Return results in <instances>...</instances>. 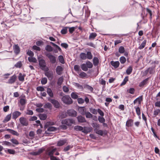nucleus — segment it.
Wrapping results in <instances>:
<instances>
[{
    "mask_svg": "<svg viewBox=\"0 0 160 160\" xmlns=\"http://www.w3.org/2000/svg\"><path fill=\"white\" fill-rule=\"evenodd\" d=\"M42 56H41L38 57L40 68L44 71H48L49 69L46 66V62L42 58Z\"/></svg>",
    "mask_w": 160,
    "mask_h": 160,
    "instance_id": "f257e3e1",
    "label": "nucleus"
},
{
    "mask_svg": "<svg viewBox=\"0 0 160 160\" xmlns=\"http://www.w3.org/2000/svg\"><path fill=\"white\" fill-rule=\"evenodd\" d=\"M75 121L72 118H68L63 119L61 123L62 124H65L67 126H70L73 124H75Z\"/></svg>",
    "mask_w": 160,
    "mask_h": 160,
    "instance_id": "f03ea898",
    "label": "nucleus"
},
{
    "mask_svg": "<svg viewBox=\"0 0 160 160\" xmlns=\"http://www.w3.org/2000/svg\"><path fill=\"white\" fill-rule=\"evenodd\" d=\"M61 99L63 103L66 104H71L72 102V100L68 95H65L63 96Z\"/></svg>",
    "mask_w": 160,
    "mask_h": 160,
    "instance_id": "7ed1b4c3",
    "label": "nucleus"
},
{
    "mask_svg": "<svg viewBox=\"0 0 160 160\" xmlns=\"http://www.w3.org/2000/svg\"><path fill=\"white\" fill-rule=\"evenodd\" d=\"M48 100L54 105L55 108H58L60 106V103L57 100L51 99L50 98H48Z\"/></svg>",
    "mask_w": 160,
    "mask_h": 160,
    "instance_id": "20e7f679",
    "label": "nucleus"
},
{
    "mask_svg": "<svg viewBox=\"0 0 160 160\" xmlns=\"http://www.w3.org/2000/svg\"><path fill=\"white\" fill-rule=\"evenodd\" d=\"M46 55L49 59L50 61L52 64L55 63L56 62V58L54 55L50 53H48L46 54Z\"/></svg>",
    "mask_w": 160,
    "mask_h": 160,
    "instance_id": "39448f33",
    "label": "nucleus"
},
{
    "mask_svg": "<svg viewBox=\"0 0 160 160\" xmlns=\"http://www.w3.org/2000/svg\"><path fill=\"white\" fill-rule=\"evenodd\" d=\"M19 122L22 126H27L28 124V120L25 117H21L19 118Z\"/></svg>",
    "mask_w": 160,
    "mask_h": 160,
    "instance_id": "423d86ee",
    "label": "nucleus"
},
{
    "mask_svg": "<svg viewBox=\"0 0 160 160\" xmlns=\"http://www.w3.org/2000/svg\"><path fill=\"white\" fill-rule=\"evenodd\" d=\"M45 75L50 80H52L53 77V72L52 71H45Z\"/></svg>",
    "mask_w": 160,
    "mask_h": 160,
    "instance_id": "0eeeda50",
    "label": "nucleus"
},
{
    "mask_svg": "<svg viewBox=\"0 0 160 160\" xmlns=\"http://www.w3.org/2000/svg\"><path fill=\"white\" fill-rule=\"evenodd\" d=\"M94 131L96 133L101 136H102L103 134L106 135L107 134V131L106 130L102 131L101 130H99L98 129H95L94 130Z\"/></svg>",
    "mask_w": 160,
    "mask_h": 160,
    "instance_id": "6e6552de",
    "label": "nucleus"
},
{
    "mask_svg": "<svg viewBox=\"0 0 160 160\" xmlns=\"http://www.w3.org/2000/svg\"><path fill=\"white\" fill-rule=\"evenodd\" d=\"M17 76L15 74H14L10 77L7 83L10 84H12L15 82Z\"/></svg>",
    "mask_w": 160,
    "mask_h": 160,
    "instance_id": "1a4fd4ad",
    "label": "nucleus"
},
{
    "mask_svg": "<svg viewBox=\"0 0 160 160\" xmlns=\"http://www.w3.org/2000/svg\"><path fill=\"white\" fill-rule=\"evenodd\" d=\"M19 102L21 105L23 106L26 103L27 100L26 99V97L25 95L21 97L20 99Z\"/></svg>",
    "mask_w": 160,
    "mask_h": 160,
    "instance_id": "9d476101",
    "label": "nucleus"
},
{
    "mask_svg": "<svg viewBox=\"0 0 160 160\" xmlns=\"http://www.w3.org/2000/svg\"><path fill=\"white\" fill-rule=\"evenodd\" d=\"M67 113L69 116L72 117H76L77 115V112L73 110H69L67 111Z\"/></svg>",
    "mask_w": 160,
    "mask_h": 160,
    "instance_id": "9b49d317",
    "label": "nucleus"
},
{
    "mask_svg": "<svg viewBox=\"0 0 160 160\" xmlns=\"http://www.w3.org/2000/svg\"><path fill=\"white\" fill-rule=\"evenodd\" d=\"M21 113L18 111L14 112L12 113V119L16 120L19 116H20Z\"/></svg>",
    "mask_w": 160,
    "mask_h": 160,
    "instance_id": "f8f14e48",
    "label": "nucleus"
},
{
    "mask_svg": "<svg viewBox=\"0 0 160 160\" xmlns=\"http://www.w3.org/2000/svg\"><path fill=\"white\" fill-rule=\"evenodd\" d=\"M57 150L56 148H54L52 149H49L47 150V154L51 157V156H53V153Z\"/></svg>",
    "mask_w": 160,
    "mask_h": 160,
    "instance_id": "ddd939ff",
    "label": "nucleus"
},
{
    "mask_svg": "<svg viewBox=\"0 0 160 160\" xmlns=\"http://www.w3.org/2000/svg\"><path fill=\"white\" fill-rule=\"evenodd\" d=\"M79 112L82 115H85L86 112V108L84 107H80L78 108Z\"/></svg>",
    "mask_w": 160,
    "mask_h": 160,
    "instance_id": "4468645a",
    "label": "nucleus"
},
{
    "mask_svg": "<svg viewBox=\"0 0 160 160\" xmlns=\"http://www.w3.org/2000/svg\"><path fill=\"white\" fill-rule=\"evenodd\" d=\"M63 70V68L60 66H58L56 68V72L58 75H61Z\"/></svg>",
    "mask_w": 160,
    "mask_h": 160,
    "instance_id": "2eb2a0df",
    "label": "nucleus"
},
{
    "mask_svg": "<svg viewBox=\"0 0 160 160\" xmlns=\"http://www.w3.org/2000/svg\"><path fill=\"white\" fill-rule=\"evenodd\" d=\"M13 50L15 53L16 55L18 54L20 52V48L17 45H15L13 46Z\"/></svg>",
    "mask_w": 160,
    "mask_h": 160,
    "instance_id": "dca6fc26",
    "label": "nucleus"
},
{
    "mask_svg": "<svg viewBox=\"0 0 160 160\" xmlns=\"http://www.w3.org/2000/svg\"><path fill=\"white\" fill-rule=\"evenodd\" d=\"M110 64L115 68H116L119 66L120 63L118 61H112L110 62Z\"/></svg>",
    "mask_w": 160,
    "mask_h": 160,
    "instance_id": "f3484780",
    "label": "nucleus"
},
{
    "mask_svg": "<svg viewBox=\"0 0 160 160\" xmlns=\"http://www.w3.org/2000/svg\"><path fill=\"white\" fill-rule=\"evenodd\" d=\"M133 120L132 119H128L126 123V126L128 127H132L133 125Z\"/></svg>",
    "mask_w": 160,
    "mask_h": 160,
    "instance_id": "a211bd4d",
    "label": "nucleus"
},
{
    "mask_svg": "<svg viewBox=\"0 0 160 160\" xmlns=\"http://www.w3.org/2000/svg\"><path fill=\"white\" fill-rule=\"evenodd\" d=\"M77 119L78 122L82 123L86 122L85 118L81 116H79L77 117Z\"/></svg>",
    "mask_w": 160,
    "mask_h": 160,
    "instance_id": "6ab92c4d",
    "label": "nucleus"
},
{
    "mask_svg": "<svg viewBox=\"0 0 160 160\" xmlns=\"http://www.w3.org/2000/svg\"><path fill=\"white\" fill-rule=\"evenodd\" d=\"M142 101V96H140L136 99L133 101V103L135 104L137 102H138L139 105H141V102Z\"/></svg>",
    "mask_w": 160,
    "mask_h": 160,
    "instance_id": "aec40b11",
    "label": "nucleus"
},
{
    "mask_svg": "<svg viewBox=\"0 0 160 160\" xmlns=\"http://www.w3.org/2000/svg\"><path fill=\"white\" fill-rule=\"evenodd\" d=\"M67 142V140L63 139L60 140L58 141L57 143V146H61L65 144Z\"/></svg>",
    "mask_w": 160,
    "mask_h": 160,
    "instance_id": "412c9836",
    "label": "nucleus"
},
{
    "mask_svg": "<svg viewBox=\"0 0 160 160\" xmlns=\"http://www.w3.org/2000/svg\"><path fill=\"white\" fill-rule=\"evenodd\" d=\"M26 75L25 74H22L21 73H19L18 77V78L20 81L23 82L24 80V78Z\"/></svg>",
    "mask_w": 160,
    "mask_h": 160,
    "instance_id": "4be33fe9",
    "label": "nucleus"
},
{
    "mask_svg": "<svg viewBox=\"0 0 160 160\" xmlns=\"http://www.w3.org/2000/svg\"><path fill=\"white\" fill-rule=\"evenodd\" d=\"M91 129V128L85 127L84 128H83V130L82 131V132L85 133H87L88 132H90Z\"/></svg>",
    "mask_w": 160,
    "mask_h": 160,
    "instance_id": "5701e85b",
    "label": "nucleus"
},
{
    "mask_svg": "<svg viewBox=\"0 0 160 160\" xmlns=\"http://www.w3.org/2000/svg\"><path fill=\"white\" fill-rule=\"evenodd\" d=\"M99 59L98 58L96 57H94L93 59V65L95 66L98 65L99 63Z\"/></svg>",
    "mask_w": 160,
    "mask_h": 160,
    "instance_id": "b1692460",
    "label": "nucleus"
},
{
    "mask_svg": "<svg viewBox=\"0 0 160 160\" xmlns=\"http://www.w3.org/2000/svg\"><path fill=\"white\" fill-rule=\"evenodd\" d=\"M147 42L146 40H144L141 44V45L138 47V48L139 49H142L146 45Z\"/></svg>",
    "mask_w": 160,
    "mask_h": 160,
    "instance_id": "393cba45",
    "label": "nucleus"
},
{
    "mask_svg": "<svg viewBox=\"0 0 160 160\" xmlns=\"http://www.w3.org/2000/svg\"><path fill=\"white\" fill-rule=\"evenodd\" d=\"M47 92L48 94L51 98H53V94L52 90L50 88H48L47 89Z\"/></svg>",
    "mask_w": 160,
    "mask_h": 160,
    "instance_id": "a878e982",
    "label": "nucleus"
},
{
    "mask_svg": "<svg viewBox=\"0 0 160 160\" xmlns=\"http://www.w3.org/2000/svg\"><path fill=\"white\" fill-rule=\"evenodd\" d=\"M28 60L30 62L36 63L37 62V60L35 58L32 57H29L28 58Z\"/></svg>",
    "mask_w": 160,
    "mask_h": 160,
    "instance_id": "bb28decb",
    "label": "nucleus"
},
{
    "mask_svg": "<svg viewBox=\"0 0 160 160\" xmlns=\"http://www.w3.org/2000/svg\"><path fill=\"white\" fill-rule=\"evenodd\" d=\"M7 131H9L13 135H15L17 136H18L19 135V133L16 131L9 129H7Z\"/></svg>",
    "mask_w": 160,
    "mask_h": 160,
    "instance_id": "cd10ccee",
    "label": "nucleus"
},
{
    "mask_svg": "<svg viewBox=\"0 0 160 160\" xmlns=\"http://www.w3.org/2000/svg\"><path fill=\"white\" fill-rule=\"evenodd\" d=\"M81 67L82 69L84 71H87L88 70V68H87L86 64H82L81 65Z\"/></svg>",
    "mask_w": 160,
    "mask_h": 160,
    "instance_id": "c85d7f7f",
    "label": "nucleus"
},
{
    "mask_svg": "<svg viewBox=\"0 0 160 160\" xmlns=\"http://www.w3.org/2000/svg\"><path fill=\"white\" fill-rule=\"evenodd\" d=\"M97 36V34L96 33L92 32L90 33L89 36V39H94Z\"/></svg>",
    "mask_w": 160,
    "mask_h": 160,
    "instance_id": "c756f323",
    "label": "nucleus"
},
{
    "mask_svg": "<svg viewBox=\"0 0 160 160\" xmlns=\"http://www.w3.org/2000/svg\"><path fill=\"white\" fill-rule=\"evenodd\" d=\"M39 117L41 120H45L47 117V116L45 114H40L39 115Z\"/></svg>",
    "mask_w": 160,
    "mask_h": 160,
    "instance_id": "7c9ffc66",
    "label": "nucleus"
},
{
    "mask_svg": "<svg viewBox=\"0 0 160 160\" xmlns=\"http://www.w3.org/2000/svg\"><path fill=\"white\" fill-rule=\"evenodd\" d=\"M83 128L80 126H76L74 127V130L77 131H82Z\"/></svg>",
    "mask_w": 160,
    "mask_h": 160,
    "instance_id": "2f4dec72",
    "label": "nucleus"
},
{
    "mask_svg": "<svg viewBox=\"0 0 160 160\" xmlns=\"http://www.w3.org/2000/svg\"><path fill=\"white\" fill-rule=\"evenodd\" d=\"M132 71V68L131 66L129 67L126 70V73L128 75H130Z\"/></svg>",
    "mask_w": 160,
    "mask_h": 160,
    "instance_id": "473e14b6",
    "label": "nucleus"
},
{
    "mask_svg": "<svg viewBox=\"0 0 160 160\" xmlns=\"http://www.w3.org/2000/svg\"><path fill=\"white\" fill-rule=\"evenodd\" d=\"M73 84L77 88H78L82 90L83 89V87L82 85L79 84V83L73 82Z\"/></svg>",
    "mask_w": 160,
    "mask_h": 160,
    "instance_id": "72a5a7b5",
    "label": "nucleus"
},
{
    "mask_svg": "<svg viewBox=\"0 0 160 160\" xmlns=\"http://www.w3.org/2000/svg\"><path fill=\"white\" fill-rule=\"evenodd\" d=\"M87 58L90 60L92 58V55L90 52H88L86 54Z\"/></svg>",
    "mask_w": 160,
    "mask_h": 160,
    "instance_id": "f704fd0d",
    "label": "nucleus"
},
{
    "mask_svg": "<svg viewBox=\"0 0 160 160\" xmlns=\"http://www.w3.org/2000/svg\"><path fill=\"white\" fill-rule=\"evenodd\" d=\"M68 27H64L61 30V33L63 34H66L68 31Z\"/></svg>",
    "mask_w": 160,
    "mask_h": 160,
    "instance_id": "c9c22d12",
    "label": "nucleus"
},
{
    "mask_svg": "<svg viewBox=\"0 0 160 160\" xmlns=\"http://www.w3.org/2000/svg\"><path fill=\"white\" fill-rule=\"evenodd\" d=\"M22 65V62L21 61H18L14 65V67L16 68H21Z\"/></svg>",
    "mask_w": 160,
    "mask_h": 160,
    "instance_id": "e433bc0d",
    "label": "nucleus"
},
{
    "mask_svg": "<svg viewBox=\"0 0 160 160\" xmlns=\"http://www.w3.org/2000/svg\"><path fill=\"white\" fill-rule=\"evenodd\" d=\"M80 57L82 60H86L87 59L86 54L84 52H82L80 55Z\"/></svg>",
    "mask_w": 160,
    "mask_h": 160,
    "instance_id": "4c0bfd02",
    "label": "nucleus"
},
{
    "mask_svg": "<svg viewBox=\"0 0 160 160\" xmlns=\"http://www.w3.org/2000/svg\"><path fill=\"white\" fill-rule=\"evenodd\" d=\"M148 80V78H147L144 80L143 81L141 82L139 84V86L140 87H142L145 85L147 81Z\"/></svg>",
    "mask_w": 160,
    "mask_h": 160,
    "instance_id": "58836bf2",
    "label": "nucleus"
},
{
    "mask_svg": "<svg viewBox=\"0 0 160 160\" xmlns=\"http://www.w3.org/2000/svg\"><path fill=\"white\" fill-rule=\"evenodd\" d=\"M11 114L8 115L4 119L3 122H6L9 121L11 118Z\"/></svg>",
    "mask_w": 160,
    "mask_h": 160,
    "instance_id": "ea45409f",
    "label": "nucleus"
},
{
    "mask_svg": "<svg viewBox=\"0 0 160 160\" xmlns=\"http://www.w3.org/2000/svg\"><path fill=\"white\" fill-rule=\"evenodd\" d=\"M92 126L94 128V130H95V129H98L100 127L99 124L96 122L92 123Z\"/></svg>",
    "mask_w": 160,
    "mask_h": 160,
    "instance_id": "a19ab883",
    "label": "nucleus"
},
{
    "mask_svg": "<svg viewBox=\"0 0 160 160\" xmlns=\"http://www.w3.org/2000/svg\"><path fill=\"white\" fill-rule=\"evenodd\" d=\"M45 48L47 51L49 52H51L53 50L52 48L49 45H47Z\"/></svg>",
    "mask_w": 160,
    "mask_h": 160,
    "instance_id": "79ce46f5",
    "label": "nucleus"
},
{
    "mask_svg": "<svg viewBox=\"0 0 160 160\" xmlns=\"http://www.w3.org/2000/svg\"><path fill=\"white\" fill-rule=\"evenodd\" d=\"M127 91L129 93L132 94H133L134 93L135 89L133 88H130L129 89H128Z\"/></svg>",
    "mask_w": 160,
    "mask_h": 160,
    "instance_id": "37998d69",
    "label": "nucleus"
},
{
    "mask_svg": "<svg viewBox=\"0 0 160 160\" xmlns=\"http://www.w3.org/2000/svg\"><path fill=\"white\" fill-rule=\"evenodd\" d=\"M120 61L121 63H124L126 61V58L124 56H122L120 58Z\"/></svg>",
    "mask_w": 160,
    "mask_h": 160,
    "instance_id": "c03bdc74",
    "label": "nucleus"
},
{
    "mask_svg": "<svg viewBox=\"0 0 160 160\" xmlns=\"http://www.w3.org/2000/svg\"><path fill=\"white\" fill-rule=\"evenodd\" d=\"M125 51V48L123 46H120L118 48V52L120 53H123Z\"/></svg>",
    "mask_w": 160,
    "mask_h": 160,
    "instance_id": "a18cd8bd",
    "label": "nucleus"
},
{
    "mask_svg": "<svg viewBox=\"0 0 160 160\" xmlns=\"http://www.w3.org/2000/svg\"><path fill=\"white\" fill-rule=\"evenodd\" d=\"M74 68L75 71L77 72L81 71L80 67L78 65H75L74 67Z\"/></svg>",
    "mask_w": 160,
    "mask_h": 160,
    "instance_id": "49530a36",
    "label": "nucleus"
},
{
    "mask_svg": "<svg viewBox=\"0 0 160 160\" xmlns=\"http://www.w3.org/2000/svg\"><path fill=\"white\" fill-rule=\"evenodd\" d=\"M86 64L87 65L88 68H92L93 67L92 64L89 61H88L86 62Z\"/></svg>",
    "mask_w": 160,
    "mask_h": 160,
    "instance_id": "de8ad7c7",
    "label": "nucleus"
},
{
    "mask_svg": "<svg viewBox=\"0 0 160 160\" xmlns=\"http://www.w3.org/2000/svg\"><path fill=\"white\" fill-rule=\"evenodd\" d=\"M134 108L136 109V111L137 114L138 116H140L141 114V112L140 108L139 107H136L135 106L134 107Z\"/></svg>",
    "mask_w": 160,
    "mask_h": 160,
    "instance_id": "09e8293b",
    "label": "nucleus"
},
{
    "mask_svg": "<svg viewBox=\"0 0 160 160\" xmlns=\"http://www.w3.org/2000/svg\"><path fill=\"white\" fill-rule=\"evenodd\" d=\"M85 115L87 118H91L92 117V115L89 112H86Z\"/></svg>",
    "mask_w": 160,
    "mask_h": 160,
    "instance_id": "8fccbe9b",
    "label": "nucleus"
},
{
    "mask_svg": "<svg viewBox=\"0 0 160 160\" xmlns=\"http://www.w3.org/2000/svg\"><path fill=\"white\" fill-rule=\"evenodd\" d=\"M58 60L59 62L62 63L63 64L64 63V61L63 57L62 55H60L58 56Z\"/></svg>",
    "mask_w": 160,
    "mask_h": 160,
    "instance_id": "3c124183",
    "label": "nucleus"
},
{
    "mask_svg": "<svg viewBox=\"0 0 160 160\" xmlns=\"http://www.w3.org/2000/svg\"><path fill=\"white\" fill-rule=\"evenodd\" d=\"M90 111L92 113L94 114H97V110L95 109L91 108H90Z\"/></svg>",
    "mask_w": 160,
    "mask_h": 160,
    "instance_id": "603ef678",
    "label": "nucleus"
},
{
    "mask_svg": "<svg viewBox=\"0 0 160 160\" xmlns=\"http://www.w3.org/2000/svg\"><path fill=\"white\" fill-rule=\"evenodd\" d=\"M71 97L72 98L76 99L78 98V96L76 93L73 92L71 94Z\"/></svg>",
    "mask_w": 160,
    "mask_h": 160,
    "instance_id": "864d4df0",
    "label": "nucleus"
},
{
    "mask_svg": "<svg viewBox=\"0 0 160 160\" xmlns=\"http://www.w3.org/2000/svg\"><path fill=\"white\" fill-rule=\"evenodd\" d=\"M128 76H126L124 78L121 85H123L126 84V82L128 81Z\"/></svg>",
    "mask_w": 160,
    "mask_h": 160,
    "instance_id": "5fc2aeb1",
    "label": "nucleus"
},
{
    "mask_svg": "<svg viewBox=\"0 0 160 160\" xmlns=\"http://www.w3.org/2000/svg\"><path fill=\"white\" fill-rule=\"evenodd\" d=\"M63 78L62 77H61L59 78L58 81V85H60L62 84V82H63Z\"/></svg>",
    "mask_w": 160,
    "mask_h": 160,
    "instance_id": "6e6d98bb",
    "label": "nucleus"
},
{
    "mask_svg": "<svg viewBox=\"0 0 160 160\" xmlns=\"http://www.w3.org/2000/svg\"><path fill=\"white\" fill-rule=\"evenodd\" d=\"M73 146L72 145H68L66 147L64 148L63 150L65 152H67L68 151L70 148H72Z\"/></svg>",
    "mask_w": 160,
    "mask_h": 160,
    "instance_id": "4d7b16f0",
    "label": "nucleus"
},
{
    "mask_svg": "<svg viewBox=\"0 0 160 160\" xmlns=\"http://www.w3.org/2000/svg\"><path fill=\"white\" fill-rule=\"evenodd\" d=\"M47 82V79L46 78H42L41 80V83L42 84H46Z\"/></svg>",
    "mask_w": 160,
    "mask_h": 160,
    "instance_id": "13d9d810",
    "label": "nucleus"
},
{
    "mask_svg": "<svg viewBox=\"0 0 160 160\" xmlns=\"http://www.w3.org/2000/svg\"><path fill=\"white\" fill-rule=\"evenodd\" d=\"M52 107V106L51 104L49 102L47 103L44 105V108H48L51 109Z\"/></svg>",
    "mask_w": 160,
    "mask_h": 160,
    "instance_id": "bf43d9fd",
    "label": "nucleus"
},
{
    "mask_svg": "<svg viewBox=\"0 0 160 160\" xmlns=\"http://www.w3.org/2000/svg\"><path fill=\"white\" fill-rule=\"evenodd\" d=\"M57 130V128L54 127H49L47 129L48 131H56Z\"/></svg>",
    "mask_w": 160,
    "mask_h": 160,
    "instance_id": "052dcab7",
    "label": "nucleus"
},
{
    "mask_svg": "<svg viewBox=\"0 0 160 160\" xmlns=\"http://www.w3.org/2000/svg\"><path fill=\"white\" fill-rule=\"evenodd\" d=\"M98 120L101 123H104L105 121V119L103 117H101L100 116H99L98 118Z\"/></svg>",
    "mask_w": 160,
    "mask_h": 160,
    "instance_id": "680f3d73",
    "label": "nucleus"
},
{
    "mask_svg": "<svg viewBox=\"0 0 160 160\" xmlns=\"http://www.w3.org/2000/svg\"><path fill=\"white\" fill-rule=\"evenodd\" d=\"M2 143V144L3 145L10 146L11 145V143L10 142L7 141H3Z\"/></svg>",
    "mask_w": 160,
    "mask_h": 160,
    "instance_id": "e2e57ef3",
    "label": "nucleus"
},
{
    "mask_svg": "<svg viewBox=\"0 0 160 160\" xmlns=\"http://www.w3.org/2000/svg\"><path fill=\"white\" fill-rule=\"evenodd\" d=\"M87 74L84 72H81L79 74V76L82 78L85 77L87 76Z\"/></svg>",
    "mask_w": 160,
    "mask_h": 160,
    "instance_id": "0e129e2a",
    "label": "nucleus"
},
{
    "mask_svg": "<svg viewBox=\"0 0 160 160\" xmlns=\"http://www.w3.org/2000/svg\"><path fill=\"white\" fill-rule=\"evenodd\" d=\"M27 54L30 57L33 56L34 55L33 52L30 50H28L27 53Z\"/></svg>",
    "mask_w": 160,
    "mask_h": 160,
    "instance_id": "69168bd1",
    "label": "nucleus"
},
{
    "mask_svg": "<svg viewBox=\"0 0 160 160\" xmlns=\"http://www.w3.org/2000/svg\"><path fill=\"white\" fill-rule=\"evenodd\" d=\"M60 128L63 130H65L67 128V126L65 124H62L60 126Z\"/></svg>",
    "mask_w": 160,
    "mask_h": 160,
    "instance_id": "338daca9",
    "label": "nucleus"
},
{
    "mask_svg": "<svg viewBox=\"0 0 160 160\" xmlns=\"http://www.w3.org/2000/svg\"><path fill=\"white\" fill-rule=\"evenodd\" d=\"M97 112L102 117L104 115V113L100 109H98Z\"/></svg>",
    "mask_w": 160,
    "mask_h": 160,
    "instance_id": "774afa93",
    "label": "nucleus"
}]
</instances>
